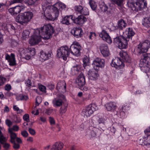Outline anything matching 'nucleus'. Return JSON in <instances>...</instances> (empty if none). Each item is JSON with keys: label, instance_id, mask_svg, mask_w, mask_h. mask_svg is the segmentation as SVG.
<instances>
[{"label": "nucleus", "instance_id": "obj_1", "mask_svg": "<svg viewBox=\"0 0 150 150\" xmlns=\"http://www.w3.org/2000/svg\"><path fill=\"white\" fill-rule=\"evenodd\" d=\"M150 47V41L146 40L140 43L137 47L138 52L140 57L139 66L146 73L150 72V54L146 53Z\"/></svg>", "mask_w": 150, "mask_h": 150}, {"label": "nucleus", "instance_id": "obj_2", "mask_svg": "<svg viewBox=\"0 0 150 150\" xmlns=\"http://www.w3.org/2000/svg\"><path fill=\"white\" fill-rule=\"evenodd\" d=\"M54 30L51 24H49L45 25L43 27L37 29L36 33L33 35L29 40V43L31 45L38 44L41 40V36H43L45 39H48L52 37Z\"/></svg>", "mask_w": 150, "mask_h": 150}, {"label": "nucleus", "instance_id": "obj_3", "mask_svg": "<svg viewBox=\"0 0 150 150\" xmlns=\"http://www.w3.org/2000/svg\"><path fill=\"white\" fill-rule=\"evenodd\" d=\"M33 16V13L29 11L21 13L17 16L16 21L23 25L29 22L32 18Z\"/></svg>", "mask_w": 150, "mask_h": 150}, {"label": "nucleus", "instance_id": "obj_4", "mask_svg": "<svg viewBox=\"0 0 150 150\" xmlns=\"http://www.w3.org/2000/svg\"><path fill=\"white\" fill-rule=\"evenodd\" d=\"M127 3L129 7L134 8V10L140 11L147 7V4L145 0H137L135 3L132 0H129Z\"/></svg>", "mask_w": 150, "mask_h": 150}, {"label": "nucleus", "instance_id": "obj_5", "mask_svg": "<svg viewBox=\"0 0 150 150\" xmlns=\"http://www.w3.org/2000/svg\"><path fill=\"white\" fill-rule=\"evenodd\" d=\"M113 6V5L111 4H107L103 2L100 5V7L102 11L110 17L112 16L114 10Z\"/></svg>", "mask_w": 150, "mask_h": 150}, {"label": "nucleus", "instance_id": "obj_6", "mask_svg": "<svg viewBox=\"0 0 150 150\" xmlns=\"http://www.w3.org/2000/svg\"><path fill=\"white\" fill-rule=\"evenodd\" d=\"M57 55L59 58H62L66 60L70 54L69 48L67 46H62L57 51Z\"/></svg>", "mask_w": 150, "mask_h": 150}, {"label": "nucleus", "instance_id": "obj_7", "mask_svg": "<svg viewBox=\"0 0 150 150\" xmlns=\"http://www.w3.org/2000/svg\"><path fill=\"white\" fill-rule=\"evenodd\" d=\"M97 109V107L95 103H91L83 110V114L84 117H88L93 114Z\"/></svg>", "mask_w": 150, "mask_h": 150}, {"label": "nucleus", "instance_id": "obj_8", "mask_svg": "<svg viewBox=\"0 0 150 150\" xmlns=\"http://www.w3.org/2000/svg\"><path fill=\"white\" fill-rule=\"evenodd\" d=\"M81 50V47L78 42H74L70 46L69 48L70 53L76 56L80 55V51Z\"/></svg>", "mask_w": 150, "mask_h": 150}, {"label": "nucleus", "instance_id": "obj_9", "mask_svg": "<svg viewBox=\"0 0 150 150\" xmlns=\"http://www.w3.org/2000/svg\"><path fill=\"white\" fill-rule=\"evenodd\" d=\"M52 10L45 11L43 13L44 17L45 19L52 21L57 19L59 16V13L57 11H53V15L50 13Z\"/></svg>", "mask_w": 150, "mask_h": 150}, {"label": "nucleus", "instance_id": "obj_10", "mask_svg": "<svg viewBox=\"0 0 150 150\" xmlns=\"http://www.w3.org/2000/svg\"><path fill=\"white\" fill-rule=\"evenodd\" d=\"M111 65L112 67L118 69H122L125 66L124 64L118 57H116L114 59H113Z\"/></svg>", "mask_w": 150, "mask_h": 150}, {"label": "nucleus", "instance_id": "obj_11", "mask_svg": "<svg viewBox=\"0 0 150 150\" xmlns=\"http://www.w3.org/2000/svg\"><path fill=\"white\" fill-rule=\"evenodd\" d=\"M66 102V99L63 95H61L57 98L53 100L52 103L53 105L55 107H59L62 105Z\"/></svg>", "mask_w": 150, "mask_h": 150}, {"label": "nucleus", "instance_id": "obj_12", "mask_svg": "<svg viewBox=\"0 0 150 150\" xmlns=\"http://www.w3.org/2000/svg\"><path fill=\"white\" fill-rule=\"evenodd\" d=\"M87 20L86 18L82 15H80L77 17L73 16V21L74 23L77 25H82Z\"/></svg>", "mask_w": 150, "mask_h": 150}, {"label": "nucleus", "instance_id": "obj_13", "mask_svg": "<svg viewBox=\"0 0 150 150\" xmlns=\"http://www.w3.org/2000/svg\"><path fill=\"white\" fill-rule=\"evenodd\" d=\"M76 83L80 87L81 90H83V87L84 86L85 83V76L83 74H80L77 77L76 81Z\"/></svg>", "mask_w": 150, "mask_h": 150}, {"label": "nucleus", "instance_id": "obj_14", "mask_svg": "<svg viewBox=\"0 0 150 150\" xmlns=\"http://www.w3.org/2000/svg\"><path fill=\"white\" fill-rule=\"evenodd\" d=\"M99 35L103 40L108 44H110L112 43V41L111 37L105 30H103L100 33Z\"/></svg>", "mask_w": 150, "mask_h": 150}, {"label": "nucleus", "instance_id": "obj_15", "mask_svg": "<svg viewBox=\"0 0 150 150\" xmlns=\"http://www.w3.org/2000/svg\"><path fill=\"white\" fill-rule=\"evenodd\" d=\"M100 50L101 54L105 57H107L110 54L108 46L106 44H101L100 46Z\"/></svg>", "mask_w": 150, "mask_h": 150}, {"label": "nucleus", "instance_id": "obj_16", "mask_svg": "<svg viewBox=\"0 0 150 150\" xmlns=\"http://www.w3.org/2000/svg\"><path fill=\"white\" fill-rule=\"evenodd\" d=\"M98 130V129L96 127L90 126L86 130V135L91 136V137H95Z\"/></svg>", "mask_w": 150, "mask_h": 150}, {"label": "nucleus", "instance_id": "obj_17", "mask_svg": "<svg viewBox=\"0 0 150 150\" xmlns=\"http://www.w3.org/2000/svg\"><path fill=\"white\" fill-rule=\"evenodd\" d=\"M88 79L92 80H95L97 79L99 74L98 72L95 69L89 70L88 73Z\"/></svg>", "mask_w": 150, "mask_h": 150}, {"label": "nucleus", "instance_id": "obj_18", "mask_svg": "<svg viewBox=\"0 0 150 150\" xmlns=\"http://www.w3.org/2000/svg\"><path fill=\"white\" fill-rule=\"evenodd\" d=\"M71 33L76 38L81 37L83 33V31L80 27L75 28L71 30Z\"/></svg>", "mask_w": 150, "mask_h": 150}, {"label": "nucleus", "instance_id": "obj_19", "mask_svg": "<svg viewBox=\"0 0 150 150\" xmlns=\"http://www.w3.org/2000/svg\"><path fill=\"white\" fill-rule=\"evenodd\" d=\"M5 59L9 62V64L11 66H14L16 65V61L15 55L11 53V55H9L7 53L5 54Z\"/></svg>", "mask_w": 150, "mask_h": 150}, {"label": "nucleus", "instance_id": "obj_20", "mask_svg": "<svg viewBox=\"0 0 150 150\" xmlns=\"http://www.w3.org/2000/svg\"><path fill=\"white\" fill-rule=\"evenodd\" d=\"M119 55L124 62L128 63L131 62V58L126 52L122 51L119 53Z\"/></svg>", "mask_w": 150, "mask_h": 150}, {"label": "nucleus", "instance_id": "obj_21", "mask_svg": "<svg viewBox=\"0 0 150 150\" xmlns=\"http://www.w3.org/2000/svg\"><path fill=\"white\" fill-rule=\"evenodd\" d=\"M105 61L104 59L99 58H97L93 61V64L96 67H102L105 65Z\"/></svg>", "mask_w": 150, "mask_h": 150}, {"label": "nucleus", "instance_id": "obj_22", "mask_svg": "<svg viewBox=\"0 0 150 150\" xmlns=\"http://www.w3.org/2000/svg\"><path fill=\"white\" fill-rule=\"evenodd\" d=\"M42 7L43 12L45 11H50V10H52V7L53 6H51L50 5L46 0H43L42 4Z\"/></svg>", "mask_w": 150, "mask_h": 150}, {"label": "nucleus", "instance_id": "obj_23", "mask_svg": "<svg viewBox=\"0 0 150 150\" xmlns=\"http://www.w3.org/2000/svg\"><path fill=\"white\" fill-rule=\"evenodd\" d=\"M66 8V6L62 3H57L53 5L52 7V10L57 11L59 14L58 9L61 8L62 9H65Z\"/></svg>", "mask_w": 150, "mask_h": 150}, {"label": "nucleus", "instance_id": "obj_24", "mask_svg": "<svg viewBox=\"0 0 150 150\" xmlns=\"http://www.w3.org/2000/svg\"><path fill=\"white\" fill-rule=\"evenodd\" d=\"M105 106L106 109L108 111H114L117 107L116 103L112 102L106 103Z\"/></svg>", "mask_w": 150, "mask_h": 150}, {"label": "nucleus", "instance_id": "obj_25", "mask_svg": "<svg viewBox=\"0 0 150 150\" xmlns=\"http://www.w3.org/2000/svg\"><path fill=\"white\" fill-rule=\"evenodd\" d=\"M40 53V58L43 61L47 60L50 57L52 53L49 52H46L43 50L41 51Z\"/></svg>", "mask_w": 150, "mask_h": 150}, {"label": "nucleus", "instance_id": "obj_26", "mask_svg": "<svg viewBox=\"0 0 150 150\" xmlns=\"http://www.w3.org/2000/svg\"><path fill=\"white\" fill-rule=\"evenodd\" d=\"M128 38L127 39L126 38L124 37L122 39V40L120 42V43L118 45V47L120 49H125L127 47L128 45L127 42L129 41Z\"/></svg>", "mask_w": 150, "mask_h": 150}, {"label": "nucleus", "instance_id": "obj_27", "mask_svg": "<svg viewBox=\"0 0 150 150\" xmlns=\"http://www.w3.org/2000/svg\"><path fill=\"white\" fill-rule=\"evenodd\" d=\"M139 145L142 146H145L147 147H149L150 143L148 141L147 137H143L140 139L138 142Z\"/></svg>", "mask_w": 150, "mask_h": 150}, {"label": "nucleus", "instance_id": "obj_28", "mask_svg": "<svg viewBox=\"0 0 150 150\" xmlns=\"http://www.w3.org/2000/svg\"><path fill=\"white\" fill-rule=\"evenodd\" d=\"M71 19L73 21V15L67 16L62 19L61 22L63 24L68 25L71 24V23H70V21Z\"/></svg>", "mask_w": 150, "mask_h": 150}, {"label": "nucleus", "instance_id": "obj_29", "mask_svg": "<svg viewBox=\"0 0 150 150\" xmlns=\"http://www.w3.org/2000/svg\"><path fill=\"white\" fill-rule=\"evenodd\" d=\"M126 38L132 40V38L135 34L132 28H127L126 30Z\"/></svg>", "mask_w": 150, "mask_h": 150}, {"label": "nucleus", "instance_id": "obj_30", "mask_svg": "<svg viewBox=\"0 0 150 150\" xmlns=\"http://www.w3.org/2000/svg\"><path fill=\"white\" fill-rule=\"evenodd\" d=\"M63 144L61 142H56L52 146L51 150H61L63 147Z\"/></svg>", "mask_w": 150, "mask_h": 150}, {"label": "nucleus", "instance_id": "obj_31", "mask_svg": "<svg viewBox=\"0 0 150 150\" xmlns=\"http://www.w3.org/2000/svg\"><path fill=\"white\" fill-rule=\"evenodd\" d=\"M80 68V66L76 65L75 66H73L71 70V74L73 75L78 74Z\"/></svg>", "mask_w": 150, "mask_h": 150}, {"label": "nucleus", "instance_id": "obj_32", "mask_svg": "<svg viewBox=\"0 0 150 150\" xmlns=\"http://www.w3.org/2000/svg\"><path fill=\"white\" fill-rule=\"evenodd\" d=\"M142 24L146 27H150V17L144 18L142 20Z\"/></svg>", "mask_w": 150, "mask_h": 150}, {"label": "nucleus", "instance_id": "obj_33", "mask_svg": "<svg viewBox=\"0 0 150 150\" xmlns=\"http://www.w3.org/2000/svg\"><path fill=\"white\" fill-rule=\"evenodd\" d=\"M66 87V83L64 81L59 82L57 84V88L58 90L62 89V90H65Z\"/></svg>", "mask_w": 150, "mask_h": 150}, {"label": "nucleus", "instance_id": "obj_34", "mask_svg": "<svg viewBox=\"0 0 150 150\" xmlns=\"http://www.w3.org/2000/svg\"><path fill=\"white\" fill-rule=\"evenodd\" d=\"M8 132L10 134V142H14L15 139L17 138V134L15 133L12 131L11 129H8Z\"/></svg>", "mask_w": 150, "mask_h": 150}, {"label": "nucleus", "instance_id": "obj_35", "mask_svg": "<svg viewBox=\"0 0 150 150\" xmlns=\"http://www.w3.org/2000/svg\"><path fill=\"white\" fill-rule=\"evenodd\" d=\"M118 27L121 30L126 27L127 24L123 19L120 20L118 22Z\"/></svg>", "mask_w": 150, "mask_h": 150}, {"label": "nucleus", "instance_id": "obj_36", "mask_svg": "<svg viewBox=\"0 0 150 150\" xmlns=\"http://www.w3.org/2000/svg\"><path fill=\"white\" fill-rule=\"evenodd\" d=\"M68 106V103L66 102L64 103L60 108V112L61 114H63L65 113L67 109Z\"/></svg>", "mask_w": 150, "mask_h": 150}, {"label": "nucleus", "instance_id": "obj_37", "mask_svg": "<svg viewBox=\"0 0 150 150\" xmlns=\"http://www.w3.org/2000/svg\"><path fill=\"white\" fill-rule=\"evenodd\" d=\"M124 37L122 36H119L117 37L114 39L113 43L116 45H118L120 43V42L122 40V39Z\"/></svg>", "mask_w": 150, "mask_h": 150}, {"label": "nucleus", "instance_id": "obj_38", "mask_svg": "<svg viewBox=\"0 0 150 150\" xmlns=\"http://www.w3.org/2000/svg\"><path fill=\"white\" fill-rule=\"evenodd\" d=\"M7 29L11 33H15L16 28L15 27L11 24H9L7 26Z\"/></svg>", "mask_w": 150, "mask_h": 150}, {"label": "nucleus", "instance_id": "obj_39", "mask_svg": "<svg viewBox=\"0 0 150 150\" xmlns=\"http://www.w3.org/2000/svg\"><path fill=\"white\" fill-rule=\"evenodd\" d=\"M89 3L92 9L93 10H96V8L97 5L94 0H90Z\"/></svg>", "mask_w": 150, "mask_h": 150}, {"label": "nucleus", "instance_id": "obj_40", "mask_svg": "<svg viewBox=\"0 0 150 150\" xmlns=\"http://www.w3.org/2000/svg\"><path fill=\"white\" fill-rule=\"evenodd\" d=\"M81 14L85 16L88 15L89 14L88 9L85 7H83L81 12Z\"/></svg>", "mask_w": 150, "mask_h": 150}, {"label": "nucleus", "instance_id": "obj_41", "mask_svg": "<svg viewBox=\"0 0 150 150\" xmlns=\"http://www.w3.org/2000/svg\"><path fill=\"white\" fill-rule=\"evenodd\" d=\"M13 11L15 15H16L21 11V8L19 6H16L13 8Z\"/></svg>", "mask_w": 150, "mask_h": 150}, {"label": "nucleus", "instance_id": "obj_42", "mask_svg": "<svg viewBox=\"0 0 150 150\" xmlns=\"http://www.w3.org/2000/svg\"><path fill=\"white\" fill-rule=\"evenodd\" d=\"M30 34L29 31L27 30H24L22 36L23 39H25L29 37Z\"/></svg>", "mask_w": 150, "mask_h": 150}, {"label": "nucleus", "instance_id": "obj_43", "mask_svg": "<svg viewBox=\"0 0 150 150\" xmlns=\"http://www.w3.org/2000/svg\"><path fill=\"white\" fill-rule=\"evenodd\" d=\"M112 1L113 3L118 6H120L122 4L124 0H112Z\"/></svg>", "mask_w": 150, "mask_h": 150}, {"label": "nucleus", "instance_id": "obj_44", "mask_svg": "<svg viewBox=\"0 0 150 150\" xmlns=\"http://www.w3.org/2000/svg\"><path fill=\"white\" fill-rule=\"evenodd\" d=\"M127 108L126 104H124L121 108H120V112H125Z\"/></svg>", "mask_w": 150, "mask_h": 150}, {"label": "nucleus", "instance_id": "obj_45", "mask_svg": "<svg viewBox=\"0 0 150 150\" xmlns=\"http://www.w3.org/2000/svg\"><path fill=\"white\" fill-rule=\"evenodd\" d=\"M89 61V58L86 56H85L83 59V62L84 65L86 66L88 65Z\"/></svg>", "mask_w": 150, "mask_h": 150}, {"label": "nucleus", "instance_id": "obj_46", "mask_svg": "<svg viewBox=\"0 0 150 150\" xmlns=\"http://www.w3.org/2000/svg\"><path fill=\"white\" fill-rule=\"evenodd\" d=\"M83 7L81 6H76L74 7L75 10L76 11H77L81 14V12L82 9Z\"/></svg>", "mask_w": 150, "mask_h": 150}, {"label": "nucleus", "instance_id": "obj_47", "mask_svg": "<svg viewBox=\"0 0 150 150\" xmlns=\"http://www.w3.org/2000/svg\"><path fill=\"white\" fill-rule=\"evenodd\" d=\"M6 141V138L3 135L0 136V143L1 144H4Z\"/></svg>", "mask_w": 150, "mask_h": 150}, {"label": "nucleus", "instance_id": "obj_48", "mask_svg": "<svg viewBox=\"0 0 150 150\" xmlns=\"http://www.w3.org/2000/svg\"><path fill=\"white\" fill-rule=\"evenodd\" d=\"M42 99L40 97H37L36 98V105L38 106L42 102Z\"/></svg>", "mask_w": 150, "mask_h": 150}, {"label": "nucleus", "instance_id": "obj_49", "mask_svg": "<svg viewBox=\"0 0 150 150\" xmlns=\"http://www.w3.org/2000/svg\"><path fill=\"white\" fill-rule=\"evenodd\" d=\"M39 88L40 91L44 92L46 93V87L42 85H40L39 86Z\"/></svg>", "mask_w": 150, "mask_h": 150}, {"label": "nucleus", "instance_id": "obj_50", "mask_svg": "<svg viewBox=\"0 0 150 150\" xmlns=\"http://www.w3.org/2000/svg\"><path fill=\"white\" fill-rule=\"evenodd\" d=\"M25 84L28 87H30L32 85V83L30 80L29 79H28L27 80H26Z\"/></svg>", "mask_w": 150, "mask_h": 150}, {"label": "nucleus", "instance_id": "obj_51", "mask_svg": "<svg viewBox=\"0 0 150 150\" xmlns=\"http://www.w3.org/2000/svg\"><path fill=\"white\" fill-rule=\"evenodd\" d=\"M23 119L24 120L26 121L27 122H28L29 121V116L27 114H25L23 116Z\"/></svg>", "mask_w": 150, "mask_h": 150}, {"label": "nucleus", "instance_id": "obj_52", "mask_svg": "<svg viewBox=\"0 0 150 150\" xmlns=\"http://www.w3.org/2000/svg\"><path fill=\"white\" fill-rule=\"evenodd\" d=\"M6 8V5L3 3L0 4V11L2 12L4 11Z\"/></svg>", "mask_w": 150, "mask_h": 150}, {"label": "nucleus", "instance_id": "obj_53", "mask_svg": "<svg viewBox=\"0 0 150 150\" xmlns=\"http://www.w3.org/2000/svg\"><path fill=\"white\" fill-rule=\"evenodd\" d=\"M13 144V147L15 149H18L20 147V145L16 143L15 141L14 142H11Z\"/></svg>", "mask_w": 150, "mask_h": 150}, {"label": "nucleus", "instance_id": "obj_54", "mask_svg": "<svg viewBox=\"0 0 150 150\" xmlns=\"http://www.w3.org/2000/svg\"><path fill=\"white\" fill-rule=\"evenodd\" d=\"M4 89L5 90L8 91L11 89L12 87L11 85L8 84L5 85Z\"/></svg>", "mask_w": 150, "mask_h": 150}, {"label": "nucleus", "instance_id": "obj_55", "mask_svg": "<svg viewBox=\"0 0 150 150\" xmlns=\"http://www.w3.org/2000/svg\"><path fill=\"white\" fill-rule=\"evenodd\" d=\"M6 79L2 76H0V86H2L4 82L6 81Z\"/></svg>", "mask_w": 150, "mask_h": 150}, {"label": "nucleus", "instance_id": "obj_56", "mask_svg": "<svg viewBox=\"0 0 150 150\" xmlns=\"http://www.w3.org/2000/svg\"><path fill=\"white\" fill-rule=\"evenodd\" d=\"M19 127L17 125H13V127L11 128H9L8 129H11L12 131H13V130L14 131H18L19 129Z\"/></svg>", "mask_w": 150, "mask_h": 150}, {"label": "nucleus", "instance_id": "obj_57", "mask_svg": "<svg viewBox=\"0 0 150 150\" xmlns=\"http://www.w3.org/2000/svg\"><path fill=\"white\" fill-rule=\"evenodd\" d=\"M28 97L25 95H20L18 96L19 99L21 100H26L28 99Z\"/></svg>", "mask_w": 150, "mask_h": 150}, {"label": "nucleus", "instance_id": "obj_58", "mask_svg": "<svg viewBox=\"0 0 150 150\" xmlns=\"http://www.w3.org/2000/svg\"><path fill=\"white\" fill-rule=\"evenodd\" d=\"M29 50L30 52V54L31 56H33L35 54V50L34 48H30Z\"/></svg>", "mask_w": 150, "mask_h": 150}, {"label": "nucleus", "instance_id": "obj_59", "mask_svg": "<svg viewBox=\"0 0 150 150\" xmlns=\"http://www.w3.org/2000/svg\"><path fill=\"white\" fill-rule=\"evenodd\" d=\"M21 135L24 137H26L28 136V134L27 131L24 130L21 132Z\"/></svg>", "mask_w": 150, "mask_h": 150}, {"label": "nucleus", "instance_id": "obj_60", "mask_svg": "<svg viewBox=\"0 0 150 150\" xmlns=\"http://www.w3.org/2000/svg\"><path fill=\"white\" fill-rule=\"evenodd\" d=\"M98 122L99 124H102L104 125L105 123V120L103 118H99L98 119Z\"/></svg>", "mask_w": 150, "mask_h": 150}, {"label": "nucleus", "instance_id": "obj_61", "mask_svg": "<svg viewBox=\"0 0 150 150\" xmlns=\"http://www.w3.org/2000/svg\"><path fill=\"white\" fill-rule=\"evenodd\" d=\"M28 131L32 135H34L35 134V130L33 129L29 128L28 129Z\"/></svg>", "mask_w": 150, "mask_h": 150}, {"label": "nucleus", "instance_id": "obj_62", "mask_svg": "<svg viewBox=\"0 0 150 150\" xmlns=\"http://www.w3.org/2000/svg\"><path fill=\"white\" fill-rule=\"evenodd\" d=\"M96 36V34L94 32H91L89 34V38L90 39H92L94 38Z\"/></svg>", "mask_w": 150, "mask_h": 150}, {"label": "nucleus", "instance_id": "obj_63", "mask_svg": "<svg viewBox=\"0 0 150 150\" xmlns=\"http://www.w3.org/2000/svg\"><path fill=\"white\" fill-rule=\"evenodd\" d=\"M6 123L7 126L10 127L12 124V122L9 120L7 119L6 121Z\"/></svg>", "mask_w": 150, "mask_h": 150}, {"label": "nucleus", "instance_id": "obj_64", "mask_svg": "<svg viewBox=\"0 0 150 150\" xmlns=\"http://www.w3.org/2000/svg\"><path fill=\"white\" fill-rule=\"evenodd\" d=\"M53 110L50 109H46L45 110V113L48 115H50L52 112Z\"/></svg>", "mask_w": 150, "mask_h": 150}]
</instances>
